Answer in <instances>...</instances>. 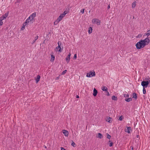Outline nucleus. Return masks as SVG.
Returning a JSON list of instances; mask_svg holds the SVG:
<instances>
[{
    "label": "nucleus",
    "instance_id": "1",
    "mask_svg": "<svg viewBox=\"0 0 150 150\" xmlns=\"http://www.w3.org/2000/svg\"><path fill=\"white\" fill-rule=\"evenodd\" d=\"M136 46L137 49H139L144 47L145 45L142 41L141 40L137 43Z\"/></svg>",
    "mask_w": 150,
    "mask_h": 150
},
{
    "label": "nucleus",
    "instance_id": "2",
    "mask_svg": "<svg viewBox=\"0 0 150 150\" xmlns=\"http://www.w3.org/2000/svg\"><path fill=\"white\" fill-rule=\"evenodd\" d=\"M148 80L147 81H142L141 83V85L143 88H146L148 87V85L149 83H150V78H149L147 79Z\"/></svg>",
    "mask_w": 150,
    "mask_h": 150
},
{
    "label": "nucleus",
    "instance_id": "3",
    "mask_svg": "<svg viewBox=\"0 0 150 150\" xmlns=\"http://www.w3.org/2000/svg\"><path fill=\"white\" fill-rule=\"evenodd\" d=\"M67 13V12L66 11H64L63 13L60 15L57 20L59 22Z\"/></svg>",
    "mask_w": 150,
    "mask_h": 150
},
{
    "label": "nucleus",
    "instance_id": "4",
    "mask_svg": "<svg viewBox=\"0 0 150 150\" xmlns=\"http://www.w3.org/2000/svg\"><path fill=\"white\" fill-rule=\"evenodd\" d=\"M96 75V73L94 71H90L89 73L87 74L86 77H91L95 76Z\"/></svg>",
    "mask_w": 150,
    "mask_h": 150
},
{
    "label": "nucleus",
    "instance_id": "5",
    "mask_svg": "<svg viewBox=\"0 0 150 150\" xmlns=\"http://www.w3.org/2000/svg\"><path fill=\"white\" fill-rule=\"evenodd\" d=\"M142 42L145 44V46L148 45L150 42V37L146 38L143 40H141Z\"/></svg>",
    "mask_w": 150,
    "mask_h": 150
},
{
    "label": "nucleus",
    "instance_id": "6",
    "mask_svg": "<svg viewBox=\"0 0 150 150\" xmlns=\"http://www.w3.org/2000/svg\"><path fill=\"white\" fill-rule=\"evenodd\" d=\"M92 22L93 23H96L98 25L100 24V21L97 18H94L92 20Z\"/></svg>",
    "mask_w": 150,
    "mask_h": 150
},
{
    "label": "nucleus",
    "instance_id": "7",
    "mask_svg": "<svg viewBox=\"0 0 150 150\" xmlns=\"http://www.w3.org/2000/svg\"><path fill=\"white\" fill-rule=\"evenodd\" d=\"M58 46L56 47V50L57 51L61 52L62 51V50H61V48L60 47V46L61 45V42L60 41H58Z\"/></svg>",
    "mask_w": 150,
    "mask_h": 150
},
{
    "label": "nucleus",
    "instance_id": "8",
    "mask_svg": "<svg viewBox=\"0 0 150 150\" xmlns=\"http://www.w3.org/2000/svg\"><path fill=\"white\" fill-rule=\"evenodd\" d=\"M9 12L8 11L4 14L2 15V16L0 17V19L2 20H3L5 19L8 16Z\"/></svg>",
    "mask_w": 150,
    "mask_h": 150
},
{
    "label": "nucleus",
    "instance_id": "9",
    "mask_svg": "<svg viewBox=\"0 0 150 150\" xmlns=\"http://www.w3.org/2000/svg\"><path fill=\"white\" fill-rule=\"evenodd\" d=\"M71 55V54L69 53V54L66 58V60L67 62V63H69L70 61Z\"/></svg>",
    "mask_w": 150,
    "mask_h": 150
},
{
    "label": "nucleus",
    "instance_id": "10",
    "mask_svg": "<svg viewBox=\"0 0 150 150\" xmlns=\"http://www.w3.org/2000/svg\"><path fill=\"white\" fill-rule=\"evenodd\" d=\"M62 132L65 135V136L66 137H68L69 135V132H68L66 130H63L62 131Z\"/></svg>",
    "mask_w": 150,
    "mask_h": 150
},
{
    "label": "nucleus",
    "instance_id": "11",
    "mask_svg": "<svg viewBox=\"0 0 150 150\" xmlns=\"http://www.w3.org/2000/svg\"><path fill=\"white\" fill-rule=\"evenodd\" d=\"M127 129H125V131L126 132L128 133H130V132L131 130V128L130 127H127Z\"/></svg>",
    "mask_w": 150,
    "mask_h": 150
},
{
    "label": "nucleus",
    "instance_id": "12",
    "mask_svg": "<svg viewBox=\"0 0 150 150\" xmlns=\"http://www.w3.org/2000/svg\"><path fill=\"white\" fill-rule=\"evenodd\" d=\"M36 12H35L33 13H32L30 16L31 18V19H32L33 20L34 19V18H35L36 16Z\"/></svg>",
    "mask_w": 150,
    "mask_h": 150
},
{
    "label": "nucleus",
    "instance_id": "13",
    "mask_svg": "<svg viewBox=\"0 0 150 150\" xmlns=\"http://www.w3.org/2000/svg\"><path fill=\"white\" fill-rule=\"evenodd\" d=\"M112 119L110 117H108L107 118V119L106 120V121L110 123H111L112 122Z\"/></svg>",
    "mask_w": 150,
    "mask_h": 150
},
{
    "label": "nucleus",
    "instance_id": "14",
    "mask_svg": "<svg viewBox=\"0 0 150 150\" xmlns=\"http://www.w3.org/2000/svg\"><path fill=\"white\" fill-rule=\"evenodd\" d=\"M132 97V98H134L135 100H137V96L136 93H133Z\"/></svg>",
    "mask_w": 150,
    "mask_h": 150
},
{
    "label": "nucleus",
    "instance_id": "15",
    "mask_svg": "<svg viewBox=\"0 0 150 150\" xmlns=\"http://www.w3.org/2000/svg\"><path fill=\"white\" fill-rule=\"evenodd\" d=\"M98 93V91L97 90L94 88L93 91V95L94 96H96L97 95V93Z\"/></svg>",
    "mask_w": 150,
    "mask_h": 150
},
{
    "label": "nucleus",
    "instance_id": "16",
    "mask_svg": "<svg viewBox=\"0 0 150 150\" xmlns=\"http://www.w3.org/2000/svg\"><path fill=\"white\" fill-rule=\"evenodd\" d=\"M40 75H38L37 76V78L35 79L36 82V83H38L39 81H40Z\"/></svg>",
    "mask_w": 150,
    "mask_h": 150
},
{
    "label": "nucleus",
    "instance_id": "17",
    "mask_svg": "<svg viewBox=\"0 0 150 150\" xmlns=\"http://www.w3.org/2000/svg\"><path fill=\"white\" fill-rule=\"evenodd\" d=\"M54 59H55L54 56L53 55H51V60H50L51 61L53 62L54 61Z\"/></svg>",
    "mask_w": 150,
    "mask_h": 150
},
{
    "label": "nucleus",
    "instance_id": "18",
    "mask_svg": "<svg viewBox=\"0 0 150 150\" xmlns=\"http://www.w3.org/2000/svg\"><path fill=\"white\" fill-rule=\"evenodd\" d=\"M125 100L127 102H129L132 100V98H125Z\"/></svg>",
    "mask_w": 150,
    "mask_h": 150
},
{
    "label": "nucleus",
    "instance_id": "19",
    "mask_svg": "<svg viewBox=\"0 0 150 150\" xmlns=\"http://www.w3.org/2000/svg\"><path fill=\"white\" fill-rule=\"evenodd\" d=\"M112 99L113 100H117V97L115 96H113L112 97Z\"/></svg>",
    "mask_w": 150,
    "mask_h": 150
},
{
    "label": "nucleus",
    "instance_id": "20",
    "mask_svg": "<svg viewBox=\"0 0 150 150\" xmlns=\"http://www.w3.org/2000/svg\"><path fill=\"white\" fill-rule=\"evenodd\" d=\"M38 36L37 35V36L35 38V39L33 40V41L32 43V44H33L38 39Z\"/></svg>",
    "mask_w": 150,
    "mask_h": 150
},
{
    "label": "nucleus",
    "instance_id": "21",
    "mask_svg": "<svg viewBox=\"0 0 150 150\" xmlns=\"http://www.w3.org/2000/svg\"><path fill=\"white\" fill-rule=\"evenodd\" d=\"M101 89L103 91H106L108 90L107 87L105 86L102 87L101 88Z\"/></svg>",
    "mask_w": 150,
    "mask_h": 150
},
{
    "label": "nucleus",
    "instance_id": "22",
    "mask_svg": "<svg viewBox=\"0 0 150 150\" xmlns=\"http://www.w3.org/2000/svg\"><path fill=\"white\" fill-rule=\"evenodd\" d=\"M97 137L101 139L103 137L102 134L100 133H98Z\"/></svg>",
    "mask_w": 150,
    "mask_h": 150
},
{
    "label": "nucleus",
    "instance_id": "23",
    "mask_svg": "<svg viewBox=\"0 0 150 150\" xmlns=\"http://www.w3.org/2000/svg\"><path fill=\"white\" fill-rule=\"evenodd\" d=\"M136 1H134L132 4V8H134L135 7L136 5Z\"/></svg>",
    "mask_w": 150,
    "mask_h": 150
},
{
    "label": "nucleus",
    "instance_id": "24",
    "mask_svg": "<svg viewBox=\"0 0 150 150\" xmlns=\"http://www.w3.org/2000/svg\"><path fill=\"white\" fill-rule=\"evenodd\" d=\"M92 29L91 27H90L89 28V29L88 30V32L89 34H90L92 33Z\"/></svg>",
    "mask_w": 150,
    "mask_h": 150
},
{
    "label": "nucleus",
    "instance_id": "25",
    "mask_svg": "<svg viewBox=\"0 0 150 150\" xmlns=\"http://www.w3.org/2000/svg\"><path fill=\"white\" fill-rule=\"evenodd\" d=\"M123 96L126 98H128L129 97V95L128 94H123Z\"/></svg>",
    "mask_w": 150,
    "mask_h": 150
},
{
    "label": "nucleus",
    "instance_id": "26",
    "mask_svg": "<svg viewBox=\"0 0 150 150\" xmlns=\"http://www.w3.org/2000/svg\"><path fill=\"white\" fill-rule=\"evenodd\" d=\"M71 145L74 147H75L76 146V144L73 141H72V143L71 144Z\"/></svg>",
    "mask_w": 150,
    "mask_h": 150
},
{
    "label": "nucleus",
    "instance_id": "27",
    "mask_svg": "<svg viewBox=\"0 0 150 150\" xmlns=\"http://www.w3.org/2000/svg\"><path fill=\"white\" fill-rule=\"evenodd\" d=\"M59 22L57 20L54 22V25H57Z\"/></svg>",
    "mask_w": 150,
    "mask_h": 150
},
{
    "label": "nucleus",
    "instance_id": "28",
    "mask_svg": "<svg viewBox=\"0 0 150 150\" xmlns=\"http://www.w3.org/2000/svg\"><path fill=\"white\" fill-rule=\"evenodd\" d=\"M143 92L144 94H145L146 93V90L145 88H143Z\"/></svg>",
    "mask_w": 150,
    "mask_h": 150
},
{
    "label": "nucleus",
    "instance_id": "29",
    "mask_svg": "<svg viewBox=\"0 0 150 150\" xmlns=\"http://www.w3.org/2000/svg\"><path fill=\"white\" fill-rule=\"evenodd\" d=\"M142 35L141 34H138L137 36V38H140L141 37H142Z\"/></svg>",
    "mask_w": 150,
    "mask_h": 150
},
{
    "label": "nucleus",
    "instance_id": "30",
    "mask_svg": "<svg viewBox=\"0 0 150 150\" xmlns=\"http://www.w3.org/2000/svg\"><path fill=\"white\" fill-rule=\"evenodd\" d=\"M67 70H64L62 72V75H64L67 72Z\"/></svg>",
    "mask_w": 150,
    "mask_h": 150
},
{
    "label": "nucleus",
    "instance_id": "31",
    "mask_svg": "<svg viewBox=\"0 0 150 150\" xmlns=\"http://www.w3.org/2000/svg\"><path fill=\"white\" fill-rule=\"evenodd\" d=\"M2 20L0 19V25H3V22Z\"/></svg>",
    "mask_w": 150,
    "mask_h": 150
},
{
    "label": "nucleus",
    "instance_id": "32",
    "mask_svg": "<svg viewBox=\"0 0 150 150\" xmlns=\"http://www.w3.org/2000/svg\"><path fill=\"white\" fill-rule=\"evenodd\" d=\"M31 19L32 18H31V17L30 16L27 19H28V20H29L30 21H31L33 20Z\"/></svg>",
    "mask_w": 150,
    "mask_h": 150
},
{
    "label": "nucleus",
    "instance_id": "33",
    "mask_svg": "<svg viewBox=\"0 0 150 150\" xmlns=\"http://www.w3.org/2000/svg\"><path fill=\"white\" fill-rule=\"evenodd\" d=\"M107 138L109 139H110L111 137V136L108 134H107Z\"/></svg>",
    "mask_w": 150,
    "mask_h": 150
},
{
    "label": "nucleus",
    "instance_id": "34",
    "mask_svg": "<svg viewBox=\"0 0 150 150\" xmlns=\"http://www.w3.org/2000/svg\"><path fill=\"white\" fill-rule=\"evenodd\" d=\"M123 118V117L122 116H121L119 118V120H122V119Z\"/></svg>",
    "mask_w": 150,
    "mask_h": 150
},
{
    "label": "nucleus",
    "instance_id": "35",
    "mask_svg": "<svg viewBox=\"0 0 150 150\" xmlns=\"http://www.w3.org/2000/svg\"><path fill=\"white\" fill-rule=\"evenodd\" d=\"M113 145V143L112 142H111L109 144V145L110 146H112Z\"/></svg>",
    "mask_w": 150,
    "mask_h": 150
},
{
    "label": "nucleus",
    "instance_id": "36",
    "mask_svg": "<svg viewBox=\"0 0 150 150\" xmlns=\"http://www.w3.org/2000/svg\"><path fill=\"white\" fill-rule=\"evenodd\" d=\"M147 34L148 35V36H149L150 35V30H148L147 31Z\"/></svg>",
    "mask_w": 150,
    "mask_h": 150
},
{
    "label": "nucleus",
    "instance_id": "37",
    "mask_svg": "<svg viewBox=\"0 0 150 150\" xmlns=\"http://www.w3.org/2000/svg\"><path fill=\"white\" fill-rule=\"evenodd\" d=\"M105 93H106V95L107 96H109L110 95V94H109L108 91V90L106 91H105Z\"/></svg>",
    "mask_w": 150,
    "mask_h": 150
},
{
    "label": "nucleus",
    "instance_id": "38",
    "mask_svg": "<svg viewBox=\"0 0 150 150\" xmlns=\"http://www.w3.org/2000/svg\"><path fill=\"white\" fill-rule=\"evenodd\" d=\"M30 21L29 20H28V19H27L25 21V23H26L27 24H28V23Z\"/></svg>",
    "mask_w": 150,
    "mask_h": 150
},
{
    "label": "nucleus",
    "instance_id": "39",
    "mask_svg": "<svg viewBox=\"0 0 150 150\" xmlns=\"http://www.w3.org/2000/svg\"><path fill=\"white\" fill-rule=\"evenodd\" d=\"M84 9H83L81 10V13H84Z\"/></svg>",
    "mask_w": 150,
    "mask_h": 150
},
{
    "label": "nucleus",
    "instance_id": "40",
    "mask_svg": "<svg viewBox=\"0 0 150 150\" xmlns=\"http://www.w3.org/2000/svg\"><path fill=\"white\" fill-rule=\"evenodd\" d=\"M77 57V55L76 54H75L74 55V58L75 59H76Z\"/></svg>",
    "mask_w": 150,
    "mask_h": 150
},
{
    "label": "nucleus",
    "instance_id": "41",
    "mask_svg": "<svg viewBox=\"0 0 150 150\" xmlns=\"http://www.w3.org/2000/svg\"><path fill=\"white\" fill-rule=\"evenodd\" d=\"M27 24L26 23H24L23 24V26L24 27L25 26H26V25H27Z\"/></svg>",
    "mask_w": 150,
    "mask_h": 150
},
{
    "label": "nucleus",
    "instance_id": "42",
    "mask_svg": "<svg viewBox=\"0 0 150 150\" xmlns=\"http://www.w3.org/2000/svg\"><path fill=\"white\" fill-rule=\"evenodd\" d=\"M147 36L148 37L149 36H148V35L147 34V33H144V36Z\"/></svg>",
    "mask_w": 150,
    "mask_h": 150
},
{
    "label": "nucleus",
    "instance_id": "43",
    "mask_svg": "<svg viewBox=\"0 0 150 150\" xmlns=\"http://www.w3.org/2000/svg\"><path fill=\"white\" fill-rule=\"evenodd\" d=\"M25 29V27H23V26L22 28H21V29L22 30H24V29Z\"/></svg>",
    "mask_w": 150,
    "mask_h": 150
},
{
    "label": "nucleus",
    "instance_id": "44",
    "mask_svg": "<svg viewBox=\"0 0 150 150\" xmlns=\"http://www.w3.org/2000/svg\"><path fill=\"white\" fill-rule=\"evenodd\" d=\"M61 150H65V149L63 148V147H61Z\"/></svg>",
    "mask_w": 150,
    "mask_h": 150
},
{
    "label": "nucleus",
    "instance_id": "45",
    "mask_svg": "<svg viewBox=\"0 0 150 150\" xmlns=\"http://www.w3.org/2000/svg\"><path fill=\"white\" fill-rule=\"evenodd\" d=\"M59 76H58L56 78V80H58V79H59Z\"/></svg>",
    "mask_w": 150,
    "mask_h": 150
},
{
    "label": "nucleus",
    "instance_id": "46",
    "mask_svg": "<svg viewBox=\"0 0 150 150\" xmlns=\"http://www.w3.org/2000/svg\"><path fill=\"white\" fill-rule=\"evenodd\" d=\"M110 6L108 5V9H109V8H110Z\"/></svg>",
    "mask_w": 150,
    "mask_h": 150
},
{
    "label": "nucleus",
    "instance_id": "47",
    "mask_svg": "<svg viewBox=\"0 0 150 150\" xmlns=\"http://www.w3.org/2000/svg\"><path fill=\"white\" fill-rule=\"evenodd\" d=\"M22 0H17V2H20L21 1H22Z\"/></svg>",
    "mask_w": 150,
    "mask_h": 150
},
{
    "label": "nucleus",
    "instance_id": "48",
    "mask_svg": "<svg viewBox=\"0 0 150 150\" xmlns=\"http://www.w3.org/2000/svg\"><path fill=\"white\" fill-rule=\"evenodd\" d=\"M76 98H79V96H78V95H76Z\"/></svg>",
    "mask_w": 150,
    "mask_h": 150
},
{
    "label": "nucleus",
    "instance_id": "49",
    "mask_svg": "<svg viewBox=\"0 0 150 150\" xmlns=\"http://www.w3.org/2000/svg\"><path fill=\"white\" fill-rule=\"evenodd\" d=\"M136 137H137V138H138V137H139V135H137V136H136Z\"/></svg>",
    "mask_w": 150,
    "mask_h": 150
},
{
    "label": "nucleus",
    "instance_id": "50",
    "mask_svg": "<svg viewBox=\"0 0 150 150\" xmlns=\"http://www.w3.org/2000/svg\"><path fill=\"white\" fill-rule=\"evenodd\" d=\"M133 147H132V150H133Z\"/></svg>",
    "mask_w": 150,
    "mask_h": 150
},
{
    "label": "nucleus",
    "instance_id": "51",
    "mask_svg": "<svg viewBox=\"0 0 150 150\" xmlns=\"http://www.w3.org/2000/svg\"><path fill=\"white\" fill-rule=\"evenodd\" d=\"M110 142V141H109V142Z\"/></svg>",
    "mask_w": 150,
    "mask_h": 150
}]
</instances>
